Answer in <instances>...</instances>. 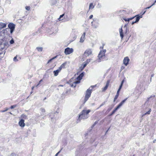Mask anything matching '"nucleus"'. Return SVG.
I'll use <instances>...</instances> for the list:
<instances>
[{"mask_svg": "<svg viewBox=\"0 0 156 156\" xmlns=\"http://www.w3.org/2000/svg\"><path fill=\"white\" fill-rule=\"evenodd\" d=\"M90 112V110H83L81 112V114L79 115L77 121H80L82 119H86L88 118V114Z\"/></svg>", "mask_w": 156, "mask_h": 156, "instance_id": "obj_1", "label": "nucleus"}, {"mask_svg": "<svg viewBox=\"0 0 156 156\" xmlns=\"http://www.w3.org/2000/svg\"><path fill=\"white\" fill-rule=\"evenodd\" d=\"M0 41V50H2L4 49H6L9 46L8 42L5 40V38L1 39Z\"/></svg>", "mask_w": 156, "mask_h": 156, "instance_id": "obj_2", "label": "nucleus"}, {"mask_svg": "<svg viewBox=\"0 0 156 156\" xmlns=\"http://www.w3.org/2000/svg\"><path fill=\"white\" fill-rule=\"evenodd\" d=\"M95 87L94 86H91L86 91L85 98L84 99V103H85L90 96L92 93V89Z\"/></svg>", "mask_w": 156, "mask_h": 156, "instance_id": "obj_3", "label": "nucleus"}, {"mask_svg": "<svg viewBox=\"0 0 156 156\" xmlns=\"http://www.w3.org/2000/svg\"><path fill=\"white\" fill-rule=\"evenodd\" d=\"M106 52V50L104 49L103 51L101 50L100 51L98 56V62H100L102 61H103V59H104L105 58V53Z\"/></svg>", "mask_w": 156, "mask_h": 156, "instance_id": "obj_4", "label": "nucleus"}, {"mask_svg": "<svg viewBox=\"0 0 156 156\" xmlns=\"http://www.w3.org/2000/svg\"><path fill=\"white\" fill-rule=\"evenodd\" d=\"M146 12V10H145L144 12H143V13H142L141 15L139 16V15H137L135 16V17H136V21H133L131 23V24L133 25L134 23H136L138 22L139 21L140 19L142 17V15L144 14Z\"/></svg>", "mask_w": 156, "mask_h": 156, "instance_id": "obj_5", "label": "nucleus"}, {"mask_svg": "<svg viewBox=\"0 0 156 156\" xmlns=\"http://www.w3.org/2000/svg\"><path fill=\"white\" fill-rule=\"evenodd\" d=\"M73 51V49L72 48H67L65 50L64 53L65 55H69L72 53Z\"/></svg>", "mask_w": 156, "mask_h": 156, "instance_id": "obj_6", "label": "nucleus"}, {"mask_svg": "<svg viewBox=\"0 0 156 156\" xmlns=\"http://www.w3.org/2000/svg\"><path fill=\"white\" fill-rule=\"evenodd\" d=\"M8 27L10 29V32L12 34L14 31L15 25L13 23H10L8 25Z\"/></svg>", "mask_w": 156, "mask_h": 156, "instance_id": "obj_7", "label": "nucleus"}, {"mask_svg": "<svg viewBox=\"0 0 156 156\" xmlns=\"http://www.w3.org/2000/svg\"><path fill=\"white\" fill-rule=\"evenodd\" d=\"M129 59L128 57H125L123 59V64L126 66H127L129 64Z\"/></svg>", "mask_w": 156, "mask_h": 156, "instance_id": "obj_8", "label": "nucleus"}, {"mask_svg": "<svg viewBox=\"0 0 156 156\" xmlns=\"http://www.w3.org/2000/svg\"><path fill=\"white\" fill-rule=\"evenodd\" d=\"M92 51L91 49H88L86 50L84 52V54L87 56H88L92 54Z\"/></svg>", "mask_w": 156, "mask_h": 156, "instance_id": "obj_9", "label": "nucleus"}, {"mask_svg": "<svg viewBox=\"0 0 156 156\" xmlns=\"http://www.w3.org/2000/svg\"><path fill=\"white\" fill-rule=\"evenodd\" d=\"M24 120L22 119H21L19 122V125L22 127H23L25 126V123H24Z\"/></svg>", "mask_w": 156, "mask_h": 156, "instance_id": "obj_10", "label": "nucleus"}, {"mask_svg": "<svg viewBox=\"0 0 156 156\" xmlns=\"http://www.w3.org/2000/svg\"><path fill=\"white\" fill-rule=\"evenodd\" d=\"M135 17V16L130 18H126V17H123L122 19L125 21L129 22L130 20H131Z\"/></svg>", "mask_w": 156, "mask_h": 156, "instance_id": "obj_11", "label": "nucleus"}, {"mask_svg": "<svg viewBox=\"0 0 156 156\" xmlns=\"http://www.w3.org/2000/svg\"><path fill=\"white\" fill-rule=\"evenodd\" d=\"M85 33L84 32L80 38V42H83L84 41L85 37Z\"/></svg>", "mask_w": 156, "mask_h": 156, "instance_id": "obj_12", "label": "nucleus"}, {"mask_svg": "<svg viewBox=\"0 0 156 156\" xmlns=\"http://www.w3.org/2000/svg\"><path fill=\"white\" fill-rule=\"evenodd\" d=\"M109 83H110V81L109 80H108L107 82V83H106L105 86V87H104L102 89L103 91H105L107 89V88L108 87V86Z\"/></svg>", "mask_w": 156, "mask_h": 156, "instance_id": "obj_13", "label": "nucleus"}, {"mask_svg": "<svg viewBox=\"0 0 156 156\" xmlns=\"http://www.w3.org/2000/svg\"><path fill=\"white\" fill-rule=\"evenodd\" d=\"M109 83H110V81L109 80H108L107 82V83H106L105 86V87H104L102 89L103 91H105L107 89V88L108 87V86Z\"/></svg>", "mask_w": 156, "mask_h": 156, "instance_id": "obj_14", "label": "nucleus"}, {"mask_svg": "<svg viewBox=\"0 0 156 156\" xmlns=\"http://www.w3.org/2000/svg\"><path fill=\"white\" fill-rule=\"evenodd\" d=\"M61 70L59 68L58 69L56 70H55L54 71L53 73H54V75L55 76H57L58 73Z\"/></svg>", "mask_w": 156, "mask_h": 156, "instance_id": "obj_15", "label": "nucleus"}, {"mask_svg": "<svg viewBox=\"0 0 156 156\" xmlns=\"http://www.w3.org/2000/svg\"><path fill=\"white\" fill-rule=\"evenodd\" d=\"M124 82V80H123L121 82V84L120 85V86L119 87V89L118 90V97L119 96V92L122 86V85H123Z\"/></svg>", "mask_w": 156, "mask_h": 156, "instance_id": "obj_16", "label": "nucleus"}, {"mask_svg": "<svg viewBox=\"0 0 156 156\" xmlns=\"http://www.w3.org/2000/svg\"><path fill=\"white\" fill-rule=\"evenodd\" d=\"M84 76V74H83V72L82 73H81L80 75L79 76H78L77 77V80H81V79H82V77L83 76Z\"/></svg>", "mask_w": 156, "mask_h": 156, "instance_id": "obj_17", "label": "nucleus"}, {"mask_svg": "<svg viewBox=\"0 0 156 156\" xmlns=\"http://www.w3.org/2000/svg\"><path fill=\"white\" fill-rule=\"evenodd\" d=\"M6 24L2 23H0V29H2L6 27Z\"/></svg>", "mask_w": 156, "mask_h": 156, "instance_id": "obj_18", "label": "nucleus"}, {"mask_svg": "<svg viewBox=\"0 0 156 156\" xmlns=\"http://www.w3.org/2000/svg\"><path fill=\"white\" fill-rule=\"evenodd\" d=\"M127 98L123 100L118 105V109L121 107L123 104L124 103L125 101L126 100Z\"/></svg>", "mask_w": 156, "mask_h": 156, "instance_id": "obj_19", "label": "nucleus"}, {"mask_svg": "<svg viewBox=\"0 0 156 156\" xmlns=\"http://www.w3.org/2000/svg\"><path fill=\"white\" fill-rule=\"evenodd\" d=\"M87 64V63H84L83 64H82L81 66L80 67V69L81 71H82L83 69L86 66Z\"/></svg>", "mask_w": 156, "mask_h": 156, "instance_id": "obj_20", "label": "nucleus"}, {"mask_svg": "<svg viewBox=\"0 0 156 156\" xmlns=\"http://www.w3.org/2000/svg\"><path fill=\"white\" fill-rule=\"evenodd\" d=\"M119 31L120 36L121 39H122L124 35H123V33L122 32V28H121V29H120Z\"/></svg>", "mask_w": 156, "mask_h": 156, "instance_id": "obj_21", "label": "nucleus"}, {"mask_svg": "<svg viewBox=\"0 0 156 156\" xmlns=\"http://www.w3.org/2000/svg\"><path fill=\"white\" fill-rule=\"evenodd\" d=\"M66 64V62H65L63 63L60 66L59 68L60 69H62V68H65V66Z\"/></svg>", "mask_w": 156, "mask_h": 156, "instance_id": "obj_22", "label": "nucleus"}, {"mask_svg": "<svg viewBox=\"0 0 156 156\" xmlns=\"http://www.w3.org/2000/svg\"><path fill=\"white\" fill-rule=\"evenodd\" d=\"M80 81H75L72 84L71 86H72V87L73 86L74 87H75L76 86V84L80 83Z\"/></svg>", "mask_w": 156, "mask_h": 156, "instance_id": "obj_23", "label": "nucleus"}, {"mask_svg": "<svg viewBox=\"0 0 156 156\" xmlns=\"http://www.w3.org/2000/svg\"><path fill=\"white\" fill-rule=\"evenodd\" d=\"M151 112V109H150L148 112H146V113H144L142 115V116H143L147 114H148V115L150 114V112Z\"/></svg>", "mask_w": 156, "mask_h": 156, "instance_id": "obj_24", "label": "nucleus"}, {"mask_svg": "<svg viewBox=\"0 0 156 156\" xmlns=\"http://www.w3.org/2000/svg\"><path fill=\"white\" fill-rule=\"evenodd\" d=\"M94 6L93 5V4L92 3H90V5H89V9H93L94 8Z\"/></svg>", "mask_w": 156, "mask_h": 156, "instance_id": "obj_25", "label": "nucleus"}, {"mask_svg": "<svg viewBox=\"0 0 156 156\" xmlns=\"http://www.w3.org/2000/svg\"><path fill=\"white\" fill-rule=\"evenodd\" d=\"M92 26H93V27L95 28H97L98 27V25H96L95 24L93 23V22H91Z\"/></svg>", "mask_w": 156, "mask_h": 156, "instance_id": "obj_26", "label": "nucleus"}, {"mask_svg": "<svg viewBox=\"0 0 156 156\" xmlns=\"http://www.w3.org/2000/svg\"><path fill=\"white\" fill-rule=\"evenodd\" d=\"M155 95H151L150 97L147 98L148 100H149L151 99H153L155 97Z\"/></svg>", "mask_w": 156, "mask_h": 156, "instance_id": "obj_27", "label": "nucleus"}, {"mask_svg": "<svg viewBox=\"0 0 156 156\" xmlns=\"http://www.w3.org/2000/svg\"><path fill=\"white\" fill-rule=\"evenodd\" d=\"M37 49L39 51H41L42 50L43 48L41 47H37Z\"/></svg>", "mask_w": 156, "mask_h": 156, "instance_id": "obj_28", "label": "nucleus"}, {"mask_svg": "<svg viewBox=\"0 0 156 156\" xmlns=\"http://www.w3.org/2000/svg\"><path fill=\"white\" fill-rule=\"evenodd\" d=\"M117 110V107L115 108V109L111 113V115H113L116 111Z\"/></svg>", "mask_w": 156, "mask_h": 156, "instance_id": "obj_29", "label": "nucleus"}, {"mask_svg": "<svg viewBox=\"0 0 156 156\" xmlns=\"http://www.w3.org/2000/svg\"><path fill=\"white\" fill-rule=\"evenodd\" d=\"M126 25H125L123 28V29H124L126 30V33L127 32V30Z\"/></svg>", "mask_w": 156, "mask_h": 156, "instance_id": "obj_30", "label": "nucleus"}, {"mask_svg": "<svg viewBox=\"0 0 156 156\" xmlns=\"http://www.w3.org/2000/svg\"><path fill=\"white\" fill-rule=\"evenodd\" d=\"M25 9L29 11L30 10V8L29 6H27L26 7Z\"/></svg>", "mask_w": 156, "mask_h": 156, "instance_id": "obj_31", "label": "nucleus"}, {"mask_svg": "<svg viewBox=\"0 0 156 156\" xmlns=\"http://www.w3.org/2000/svg\"><path fill=\"white\" fill-rule=\"evenodd\" d=\"M8 109H9L8 108H5V110L1 111V112H4L8 111Z\"/></svg>", "mask_w": 156, "mask_h": 156, "instance_id": "obj_32", "label": "nucleus"}, {"mask_svg": "<svg viewBox=\"0 0 156 156\" xmlns=\"http://www.w3.org/2000/svg\"><path fill=\"white\" fill-rule=\"evenodd\" d=\"M56 57H53V58H52L51 59H50L48 61V63L50 62H51V61L53 59H54Z\"/></svg>", "mask_w": 156, "mask_h": 156, "instance_id": "obj_33", "label": "nucleus"}, {"mask_svg": "<svg viewBox=\"0 0 156 156\" xmlns=\"http://www.w3.org/2000/svg\"><path fill=\"white\" fill-rule=\"evenodd\" d=\"M16 105H12L11 106L10 108L11 109H13L15 108L16 107Z\"/></svg>", "mask_w": 156, "mask_h": 156, "instance_id": "obj_34", "label": "nucleus"}, {"mask_svg": "<svg viewBox=\"0 0 156 156\" xmlns=\"http://www.w3.org/2000/svg\"><path fill=\"white\" fill-rule=\"evenodd\" d=\"M13 60L15 62H16V61H17L18 60L17 59V57L16 56H15Z\"/></svg>", "mask_w": 156, "mask_h": 156, "instance_id": "obj_35", "label": "nucleus"}, {"mask_svg": "<svg viewBox=\"0 0 156 156\" xmlns=\"http://www.w3.org/2000/svg\"><path fill=\"white\" fill-rule=\"evenodd\" d=\"M10 43L11 44H13L14 43V41L12 39L10 41Z\"/></svg>", "mask_w": 156, "mask_h": 156, "instance_id": "obj_36", "label": "nucleus"}, {"mask_svg": "<svg viewBox=\"0 0 156 156\" xmlns=\"http://www.w3.org/2000/svg\"><path fill=\"white\" fill-rule=\"evenodd\" d=\"M64 15V14H63L62 15H61L59 17V18L58 19L59 20H60V19H61V18L62 17H63V16Z\"/></svg>", "mask_w": 156, "mask_h": 156, "instance_id": "obj_37", "label": "nucleus"}, {"mask_svg": "<svg viewBox=\"0 0 156 156\" xmlns=\"http://www.w3.org/2000/svg\"><path fill=\"white\" fill-rule=\"evenodd\" d=\"M41 111L42 112H45V110L43 108H41Z\"/></svg>", "mask_w": 156, "mask_h": 156, "instance_id": "obj_38", "label": "nucleus"}, {"mask_svg": "<svg viewBox=\"0 0 156 156\" xmlns=\"http://www.w3.org/2000/svg\"><path fill=\"white\" fill-rule=\"evenodd\" d=\"M117 98V94L115 96V97L114 99V101H115Z\"/></svg>", "mask_w": 156, "mask_h": 156, "instance_id": "obj_39", "label": "nucleus"}, {"mask_svg": "<svg viewBox=\"0 0 156 156\" xmlns=\"http://www.w3.org/2000/svg\"><path fill=\"white\" fill-rule=\"evenodd\" d=\"M21 117H23V118H25L26 117V116L25 115H24V114H22L21 115Z\"/></svg>", "mask_w": 156, "mask_h": 156, "instance_id": "obj_40", "label": "nucleus"}, {"mask_svg": "<svg viewBox=\"0 0 156 156\" xmlns=\"http://www.w3.org/2000/svg\"><path fill=\"white\" fill-rule=\"evenodd\" d=\"M152 6H150L149 7H147L145 9H150L151 7Z\"/></svg>", "mask_w": 156, "mask_h": 156, "instance_id": "obj_41", "label": "nucleus"}, {"mask_svg": "<svg viewBox=\"0 0 156 156\" xmlns=\"http://www.w3.org/2000/svg\"><path fill=\"white\" fill-rule=\"evenodd\" d=\"M93 17V15H91L90 16V17H89V18L90 19H91Z\"/></svg>", "mask_w": 156, "mask_h": 156, "instance_id": "obj_42", "label": "nucleus"}, {"mask_svg": "<svg viewBox=\"0 0 156 156\" xmlns=\"http://www.w3.org/2000/svg\"><path fill=\"white\" fill-rule=\"evenodd\" d=\"M60 152V151L58 152L55 155V156H57L59 153Z\"/></svg>", "mask_w": 156, "mask_h": 156, "instance_id": "obj_43", "label": "nucleus"}, {"mask_svg": "<svg viewBox=\"0 0 156 156\" xmlns=\"http://www.w3.org/2000/svg\"><path fill=\"white\" fill-rule=\"evenodd\" d=\"M104 44H103V45L102 46H101L100 47V48H102V49H103V47H104Z\"/></svg>", "mask_w": 156, "mask_h": 156, "instance_id": "obj_44", "label": "nucleus"}, {"mask_svg": "<svg viewBox=\"0 0 156 156\" xmlns=\"http://www.w3.org/2000/svg\"><path fill=\"white\" fill-rule=\"evenodd\" d=\"M124 67H123V66H122L121 67V70H122L123 69H124Z\"/></svg>", "mask_w": 156, "mask_h": 156, "instance_id": "obj_45", "label": "nucleus"}, {"mask_svg": "<svg viewBox=\"0 0 156 156\" xmlns=\"http://www.w3.org/2000/svg\"><path fill=\"white\" fill-rule=\"evenodd\" d=\"M90 59H87V63H88L89 62H90Z\"/></svg>", "mask_w": 156, "mask_h": 156, "instance_id": "obj_46", "label": "nucleus"}, {"mask_svg": "<svg viewBox=\"0 0 156 156\" xmlns=\"http://www.w3.org/2000/svg\"><path fill=\"white\" fill-rule=\"evenodd\" d=\"M154 76V74H152L151 76V78H152V77H153Z\"/></svg>", "mask_w": 156, "mask_h": 156, "instance_id": "obj_47", "label": "nucleus"}, {"mask_svg": "<svg viewBox=\"0 0 156 156\" xmlns=\"http://www.w3.org/2000/svg\"><path fill=\"white\" fill-rule=\"evenodd\" d=\"M58 87H63V86L62 85H59L58 86Z\"/></svg>", "mask_w": 156, "mask_h": 156, "instance_id": "obj_48", "label": "nucleus"}, {"mask_svg": "<svg viewBox=\"0 0 156 156\" xmlns=\"http://www.w3.org/2000/svg\"><path fill=\"white\" fill-rule=\"evenodd\" d=\"M42 80H41L40 81H39V84L42 82Z\"/></svg>", "mask_w": 156, "mask_h": 156, "instance_id": "obj_49", "label": "nucleus"}, {"mask_svg": "<svg viewBox=\"0 0 156 156\" xmlns=\"http://www.w3.org/2000/svg\"><path fill=\"white\" fill-rule=\"evenodd\" d=\"M155 4V3H154H154H153V4L151 5V6H152L154 5Z\"/></svg>", "mask_w": 156, "mask_h": 156, "instance_id": "obj_50", "label": "nucleus"}, {"mask_svg": "<svg viewBox=\"0 0 156 156\" xmlns=\"http://www.w3.org/2000/svg\"><path fill=\"white\" fill-rule=\"evenodd\" d=\"M156 141V140L155 139V140H153V143H155V142Z\"/></svg>", "mask_w": 156, "mask_h": 156, "instance_id": "obj_51", "label": "nucleus"}, {"mask_svg": "<svg viewBox=\"0 0 156 156\" xmlns=\"http://www.w3.org/2000/svg\"><path fill=\"white\" fill-rule=\"evenodd\" d=\"M39 84V83H38L36 86V87H37L38 85Z\"/></svg>", "mask_w": 156, "mask_h": 156, "instance_id": "obj_52", "label": "nucleus"}, {"mask_svg": "<svg viewBox=\"0 0 156 156\" xmlns=\"http://www.w3.org/2000/svg\"><path fill=\"white\" fill-rule=\"evenodd\" d=\"M34 86H33L32 87V90H33V89L34 88Z\"/></svg>", "mask_w": 156, "mask_h": 156, "instance_id": "obj_53", "label": "nucleus"}, {"mask_svg": "<svg viewBox=\"0 0 156 156\" xmlns=\"http://www.w3.org/2000/svg\"><path fill=\"white\" fill-rule=\"evenodd\" d=\"M109 129H108L106 131L105 133H107L108 132V131Z\"/></svg>", "mask_w": 156, "mask_h": 156, "instance_id": "obj_54", "label": "nucleus"}, {"mask_svg": "<svg viewBox=\"0 0 156 156\" xmlns=\"http://www.w3.org/2000/svg\"><path fill=\"white\" fill-rule=\"evenodd\" d=\"M151 79H152V78H151V79H150V82L151 81Z\"/></svg>", "mask_w": 156, "mask_h": 156, "instance_id": "obj_55", "label": "nucleus"}, {"mask_svg": "<svg viewBox=\"0 0 156 156\" xmlns=\"http://www.w3.org/2000/svg\"><path fill=\"white\" fill-rule=\"evenodd\" d=\"M9 113L10 114H11V115H12V113H11V112H10Z\"/></svg>", "mask_w": 156, "mask_h": 156, "instance_id": "obj_56", "label": "nucleus"}, {"mask_svg": "<svg viewBox=\"0 0 156 156\" xmlns=\"http://www.w3.org/2000/svg\"><path fill=\"white\" fill-rule=\"evenodd\" d=\"M96 122H95V123L94 124V125H93V126H94V125L95 124H96Z\"/></svg>", "mask_w": 156, "mask_h": 156, "instance_id": "obj_57", "label": "nucleus"}, {"mask_svg": "<svg viewBox=\"0 0 156 156\" xmlns=\"http://www.w3.org/2000/svg\"><path fill=\"white\" fill-rule=\"evenodd\" d=\"M154 3H156V0H155L154 2Z\"/></svg>", "mask_w": 156, "mask_h": 156, "instance_id": "obj_58", "label": "nucleus"}, {"mask_svg": "<svg viewBox=\"0 0 156 156\" xmlns=\"http://www.w3.org/2000/svg\"><path fill=\"white\" fill-rule=\"evenodd\" d=\"M102 105H100V106H102Z\"/></svg>", "mask_w": 156, "mask_h": 156, "instance_id": "obj_59", "label": "nucleus"}, {"mask_svg": "<svg viewBox=\"0 0 156 156\" xmlns=\"http://www.w3.org/2000/svg\"><path fill=\"white\" fill-rule=\"evenodd\" d=\"M133 156H134V155H133Z\"/></svg>", "mask_w": 156, "mask_h": 156, "instance_id": "obj_60", "label": "nucleus"}]
</instances>
